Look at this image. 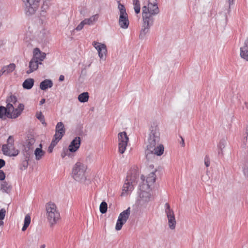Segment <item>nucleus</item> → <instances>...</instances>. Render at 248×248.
Segmentation results:
<instances>
[{
    "label": "nucleus",
    "instance_id": "bb28decb",
    "mask_svg": "<svg viewBox=\"0 0 248 248\" xmlns=\"http://www.w3.org/2000/svg\"><path fill=\"white\" fill-rule=\"evenodd\" d=\"M53 86V82L50 79H45L40 84V88L42 90H46L48 88H51Z\"/></svg>",
    "mask_w": 248,
    "mask_h": 248
},
{
    "label": "nucleus",
    "instance_id": "a19ab883",
    "mask_svg": "<svg viewBox=\"0 0 248 248\" xmlns=\"http://www.w3.org/2000/svg\"><path fill=\"white\" fill-rule=\"evenodd\" d=\"M226 144V141L224 139H222L220 140L218 145V147L219 148V149L222 151L223 148L225 147Z\"/></svg>",
    "mask_w": 248,
    "mask_h": 248
},
{
    "label": "nucleus",
    "instance_id": "cd10ccee",
    "mask_svg": "<svg viewBox=\"0 0 248 248\" xmlns=\"http://www.w3.org/2000/svg\"><path fill=\"white\" fill-rule=\"evenodd\" d=\"M42 145L39 144V148H37L34 151V155L35 156V159L37 160H39L42 157L45 155V152L42 149Z\"/></svg>",
    "mask_w": 248,
    "mask_h": 248
},
{
    "label": "nucleus",
    "instance_id": "b1692460",
    "mask_svg": "<svg viewBox=\"0 0 248 248\" xmlns=\"http://www.w3.org/2000/svg\"><path fill=\"white\" fill-rule=\"evenodd\" d=\"M41 64V62H38L37 60L32 58L29 62V69L27 71V73L29 74L36 70L38 67V64Z\"/></svg>",
    "mask_w": 248,
    "mask_h": 248
},
{
    "label": "nucleus",
    "instance_id": "79ce46f5",
    "mask_svg": "<svg viewBox=\"0 0 248 248\" xmlns=\"http://www.w3.org/2000/svg\"><path fill=\"white\" fill-rule=\"evenodd\" d=\"M6 211L4 209L2 208L0 210V220H3L5 216Z\"/></svg>",
    "mask_w": 248,
    "mask_h": 248
},
{
    "label": "nucleus",
    "instance_id": "de8ad7c7",
    "mask_svg": "<svg viewBox=\"0 0 248 248\" xmlns=\"http://www.w3.org/2000/svg\"><path fill=\"white\" fill-rule=\"evenodd\" d=\"M69 150H66V151H64L61 154V156L62 158H64L66 155H69Z\"/></svg>",
    "mask_w": 248,
    "mask_h": 248
},
{
    "label": "nucleus",
    "instance_id": "0eeeda50",
    "mask_svg": "<svg viewBox=\"0 0 248 248\" xmlns=\"http://www.w3.org/2000/svg\"><path fill=\"white\" fill-rule=\"evenodd\" d=\"M130 213V208L128 207L120 214L115 226L116 230L119 231L122 229L123 225L126 222L128 219Z\"/></svg>",
    "mask_w": 248,
    "mask_h": 248
},
{
    "label": "nucleus",
    "instance_id": "6e6552de",
    "mask_svg": "<svg viewBox=\"0 0 248 248\" xmlns=\"http://www.w3.org/2000/svg\"><path fill=\"white\" fill-rule=\"evenodd\" d=\"M165 206V213L168 219L169 228L171 230H174L175 228L176 224L174 212L170 208V204L168 203H166Z\"/></svg>",
    "mask_w": 248,
    "mask_h": 248
},
{
    "label": "nucleus",
    "instance_id": "72a5a7b5",
    "mask_svg": "<svg viewBox=\"0 0 248 248\" xmlns=\"http://www.w3.org/2000/svg\"><path fill=\"white\" fill-rule=\"evenodd\" d=\"M89 98V93L88 92H84L80 93L78 96V100L81 103L87 102Z\"/></svg>",
    "mask_w": 248,
    "mask_h": 248
},
{
    "label": "nucleus",
    "instance_id": "13d9d810",
    "mask_svg": "<svg viewBox=\"0 0 248 248\" xmlns=\"http://www.w3.org/2000/svg\"><path fill=\"white\" fill-rule=\"evenodd\" d=\"M146 157L147 158L148 157V154H147L146 155Z\"/></svg>",
    "mask_w": 248,
    "mask_h": 248
},
{
    "label": "nucleus",
    "instance_id": "7ed1b4c3",
    "mask_svg": "<svg viewBox=\"0 0 248 248\" xmlns=\"http://www.w3.org/2000/svg\"><path fill=\"white\" fill-rule=\"evenodd\" d=\"M160 140L159 129L155 124L152 125L150 128L147 144L150 148H153L155 145L159 143Z\"/></svg>",
    "mask_w": 248,
    "mask_h": 248
},
{
    "label": "nucleus",
    "instance_id": "603ef678",
    "mask_svg": "<svg viewBox=\"0 0 248 248\" xmlns=\"http://www.w3.org/2000/svg\"><path fill=\"white\" fill-rule=\"evenodd\" d=\"M46 100L44 98L42 99L39 103L40 105H42L45 103Z\"/></svg>",
    "mask_w": 248,
    "mask_h": 248
},
{
    "label": "nucleus",
    "instance_id": "4be33fe9",
    "mask_svg": "<svg viewBox=\"0 0 248 248\" xmlns=\"http://www.w3.org/2000/svg\"><path fill=\"white\" fill-rule=\"evenodd\" d=\"M33 59L37 60L38 62H41L45 59L46 54L45 52H41L39 48L36 47L33 49Z\"/></svg>",
    "mask_w": 248,
    "mask_h": 248
},
{
    "label": "nucleus",
    "instance_id": "7c9ffc66",
    "mask_svg": "<svg viewBox=\"0 0 248 248\" xmlns=\"http://www.w3.org/2000/svg\"><path fill=\"white\" fill-rule=\"evenodd\" d=\"M17 102V99L15 95H11L9 96L6 99L7 105L6 106L8 107V105L14 106V107H16V103Z\"/></svg>",
    "mask_w": 248,
    "mask_h": 248
},
{
    "label": "nucleus",
    "instance_id": "2eb2a0df",
    "mask_svg": "<svg viewBox=\"0 0 248 248\" xmlns=\"http://www.w3.org/2000/svg\"><path fill=\"white\" fill-rule=\"evenodd\" d=\"M140 203L141 204H143L144 203L149 202L151 198V194L150 193L151 189L150 188L149 189H146L143 188L142 189L141 186H140Z\"/></svg>",
    "mask_w": 248,
    "mask_h": 248
},
{
    "label": "nucleus",
    "instance_id": "f704fd0d",
    "mask_svg": "<svg viewBox=\"0 0 248 248\" xmlns=\"http://www.w3.org/2000/svg\"><path fill=\"white\" fill-rule=\"evenodd\" d=\"M31 223V217L29 215H26L24 218V225L22 228V231L26 230Z\"/></svg>",
    "mask_w": 248,
    "mask_h": 248
},
{
    "label": "nucleus",
    "instance_id": "ddd939ff",
    "mask_svg": "<svg viewBox=\"0 0 248 248\" xmlns=\"http://www.w3.org/2000/svg\"><path fill=\"white\" fill-rule=\"evenodd\" d=\"M146 8H144V11H142V17L143 19V24L146 25V26H153L154 22V16L156 15V12H154V14L152 13H149L147 12Z\"/></svg>",
    "mask_w": 248,
    "mask_h": 248
},
{
    "label": "nucleus",
    "instance_id": "6ab92c4d",
    "mask_svg": "<svg viewBox=\"0 0 248 248\" xmlns=\"http://www.w3.org/2000/svg\"><path fill=\"white\" fill-rule=\"evenodd\" d=\"M13 106V108L10 111V118H16L18 117L23 111L24 108V105L20 103L18 105L16 108Z\"/></svg>",
    "mask_w": 248,
    "mask_h": 248
},
{
    "label": "nucleus",
    "instance_id": "20e7f679",
    "mask_svg": "<svg viewBox=\"0 0 248 248\" xmlns=\"http://www.w3.org/2000/svg\"><path fill=\"white\" fill-rule=\"evenodd\" d=\"M118 9L119 10V25L121 28L126 29L129 25L128 16L124 5L121 4L119 1H118Z\"/></svg>",
    "mask_w": 248,
    "mask_h": 248
},
{
    "label": "nucleus",
    "instance_id": "f8f14e48",
    "mask_svg": "<svg viewBox=\"0 0 248 248\" xmlns=\"http://www.w3.org/2000/svg\"><path fill=\"white\" fill-rule=\"evenodd\" d=\"M135 176L128 175L126 177L125 182L123 186L122 195L124 196L129 191H131L134 188L133 184L135 181Z\"/></svg>",
    "mask_w": 248,
    "mask_h": 248
},
{
    "label": "nucleus",
    "instance_id": "1a4fd4ad",
    "mask_svg": "<svg viewBox=\"0 0 248 248\" xmlns=\"http://www.w3.org/2000/svg\"><path fill=\"white\" fill-rule=\"evenodd\" d=\"M119 152L121 154H123L125 151L128 137L125 132H120L118 135Z\"/></svg>",
    "mask_w": 248,
    "mask_h": 248
},
{
    "label": "nucleus",
    "instance_id": "f257e3e1",
    "mask_svg": "<svg viewBox=\"0 0 248 248\" xmlns=\"http://www.w3.org/2000/svg\"><path fill=\"white\" fill-rule=\"evenodd\" d=\"M46 217L50 226L52 227L60 220V213L54 202H49L46 204Z\"/></svg>",
    "mask_w": 248,
    "mask_h": 248
},
{
    "label": "nucleus",
    "instance_id": "5701e85b",
    "mask_svg": "<svg viewBox=\"0 0 248 248\" xmlns=\"http://www.w3.org/2000/svg\"><path fill=\"white\" fill-rule=\"evenodd\" d=\"M240 55L242 59L248 62V39L245 41L243 46L240 47Z\"/></svg>",
    "mask_w": 248,
    "mask_h": 248
},
{
    "label": "nucleus",
    "instance_id": "393cba45",
    "mask_svg": "<svg viewBox=\"0 0 248 248\" xmlns=\"http://www.w3.org/2000/svg\"><path fill=\"white\" fill-rule=\"evenodd\" d=\"M50 5V1L49 0H45L43 1V3L41 7L40 15L42 16L45 17L47 10Z\"/></svg>",
    "mask_w": 248,
    "mask_h": 248
},
{
    "label": "nucleus",
    "instance_id": "c03bdc74",
    "mask_svg": "<svg viewBox=\"0 0 248 248\" xmlns=\"http://www.w3.org/2000/svg\"><path fill=\"white\" fill-rule=\"evenodd\" d=\"M83 23V22L81 21L80 23L76 27V28L74 30H76L78 31L81 30L83 29L84 26L85 25Z\"/></svg>",
    "mask_w": 248,
    "mask_h": 248
},
{
    "label": "nucleus",
    "instance_id": "f3484780",
    "mask_svg": "<svg viewBox=\"0 0 248 248\" xmlns=\"http://www.w3.org/2000/svg\"><path fill=\"white\" fill-rule=\"evenodd\" d=\"M147 151H146V153H150L151 155H155L158 156L162 155L164 151L163 145L159 143L156 145H155L153 148H150L148 145H147Z\"/></svg>",
    "mask_w": 248,
    "mask_h": 248
},
{
    "label": "nucleus",
    "instance_id": "e433bc0d",
    "mask_svg": "<svg viewBox=\"0 0 248 248\" xmlns=\"http://www.w3.org/2000/svg\"><path fill=\"white\" fill-rule=\"evenodd\" d=\"M108 209V205L106 202H102L99 207L100 212L102 214H105L107 212Z\"/></svg>",
    "mask_w": 248,
    "mask_h": 248
},
{
    "label": "nucleus",
    "instance_id": "a211bd4d",
    "mask_svg": "<svg viewBox=\"0 0 248 248\" xmlns=\"http://www.w3.org/2000/svg\"><path fill=\"white\" fill-rule=\"evenodd\" d=\"M65 132L64 124L62 122H59L56 126L55 134L53 138L59 140L62 139Z\"/></svg>",
    "mask_w": 248,
    "mask_h": 248
},
{
    "label": "nucleus",
    "instance_id": "4468645a",
    "mask_svg": "<svg viewBox=\"0 0 248 248\" xmlns=\"http://www.w3.org/2000/svg\"><path fill=\"white\" fill-rule=\"evenodd\" d=\"M93 45L97 50L100 58L101 59L105 60L107 53L106 46L104 44L97 42H93Z\"/></svg>",
    "mask_w": 248,
    "mask_h": 248
},
{
    "label": "nucleus",
    "instance_id": "c756f323",
    "mask_svg": "<svg viewBox=\"0 0 248 248\" xmlns=\"http://www.w3.org/2000/svg\"><path fill=\"white\" fill-rule=\"evenodd\" d=\"M151 27V26H146V25L143 24L139 35L140 39H143L145 37L146 34H147L149 32Z\"/></svg>",
    "mask_w": 248,
    "mask_h": 248
},
{
    "label": "nucleus",
    "instance_id": "423d86ee",
    "mask_svg": "<svg viewBox=\"0 0 248 248\" xmlns=\"http://www.w3.org/2000/svg\"><path fill=\"white\" fill-rule=\"evenodd\" d=\"M25 3V11L27 15H34L37 10L40 0H22Z\"/></svg>",
    "mask_w": 248,
    "mask_h": 248
},
{
    "label": "nucleus",
    "instance_id": "473e14b6",
    "mask_svg": "<svg viewBox=\"0 0 248 248\" xmlns=\"http://www.w3.org/2000/svg\"><path fill=\"white\" fill-rule=\"evenodd\" d=\"M98 18V15H95L93 16H92L89 18H86L84 20H83L82 21L83 22V23L84 24V25H92L93 24V23L97 20Z\"/></svg>",
    "mask_w": 248,
    "mask_h": 248
},
{
    "label": "nucleus",
    "instance_id": "a878e982",
    "mask_svg": "<svg viewBox=\"0 0 248 248\" xmlns=\"http://www.w3.org/2000/svg\"><path fill=\"white\" fill-rule=\"evenodd\" d=\"M12 188V186L9 182L2 181L0 184V189L2 192L9 193Z\"/></svg>",
    "mask_w": 248,
    "mask_h": 248
},
{
    "label": "nucleus",
    "instance_id": "f03ea898",
    "mask_svg": "<svg viewBox=\"0 0 248 248\" xmlns=\"http://www.w3.org/2000/svg\"><path fill=\"white\" fill-rule=\"evenodd\" d=\"M86 166L80 162H77L73 167L71 176L76 181L82 182L86 180Z\"/></svg>",
    "mask_w": 248,
    "mask_h": 248
},
{
    "label": "nucleus",
    "instance_id": "49530a36",
    "mask_svg": "<svg viewBox=\"0 0 248 248\" xmlns=\"http://www.w3.org/2000/svg\"><path fill=\"white\" fill-rule=\"evenodd\" d=\"M245 135H246V136L244 138V141H243L244 142V144L245 145H246V144L245 142V141H247V140H248V127H247L246 129Z\"/></svg>",
    "mask_w": 248,
    "mask_h": 248
},
{
    "label": "nucleus",
    "instance_id": "ea45409f",
    "mask_svg": "<svg viewBox=\"0 0 248 248\" xmlns=\"http://www.w3.org/2000/svg\"><path fill=\"white\" fill-rule=\"evenodd\" d=\"M243 171L245 176L248 178V162L245 163L243 167Z\"/></svg>",
    "mask_w": 248,
    "mask_h": 248
},
{
    "label": "nucleus",
    "instance_id": "c9c22d12",
    "mask_svg": "<svg viewBox=\"0 0 248 248\" xmlns=\"http://www.w3.org/2000/svg\"><path fill=\"white\" fill-rule=\"evenodd\" d=\"M134 9L136 14H139L140 11V5L139 0H133Z\"/></svg>",
    "mask_w": 248,
    "mask_h": 248
},
{
    "label": "nucleus",
    "instance_id": "2f4dec72",
    "mask_svg": "<svg viewBox=\"0 0 248 248\" xmlns=\"http://www.w3.org/2000/svg\"><path fill=\"white\" fill-rule=\"evenodd\" d=\"M15 68L16 65L12 63L8 65L3 66L1 70L3 71L4 74H6L12 72Z\"/></svg>",
    "mask_w": 248,
    "mask_h": 248
},
{
    "label": "nucleus",
    "instance_id": "3c124183",
    "mask_svg": "<svg viewBox=\"0 0 248 248\" xmlns=\"http://www.w3.org/2000/svg\"><path fill=\"white\" fill-rule=\"evenodd\" d=\"M64 76H63V75H61V76H60V77H59V81H63V80H64Z\"/></svg>",
    "mask_w": 248,
    "mask_h": 248
},
{
    "label": "nucleus",
    "instance_id": "8fccbe9b",
    "mask_svg": "<svg viewBox=\"0 0 248 248\" xmlns=\"http://www.w3.org/2000/svg\"><path fill=\"white\" fill-rule=\"evenodd\" d=\"M180 138L181 139V141L180 142V144L182 145L183 147H184L185 145L184 140L181 136H180Z\"/></svg>",
    "mask_w": 248,
    "mask_h": 248
},
{
    "label": "nucleus",
    "instance_id": "09e8293b",
    "mask_svg": "<svg viewBox=\"0 0 248 248\" xmlns=\"http://www.w3.org/2000/svg\"><path fill=\"white\" fill-rule=\"evenodd\" d=\"M5 165V161L2 159H0V169L2 168Z\"/></svg>",
    "mask_w": 248,
    "mask_h": 248
},
{
    "label": "nucleus",
    "instance_id": "aec40b11",
    "mask_svg": "<svg viewBox=\"0 0 248 248\" xmlns=\"http://www.w3.org/2000/svg\"><path fill=\"white\" fill-rule=\"evenodd\" d=\"M81 144V139L79 137H76L70 143L68 147L69 152H75L79 148Z\"/></svg>",
    "mask_w": 248,
    "mask_h": 248
},
{
    "label": "nucleus",
    "instance_id": "864d4df0",
    "mask_svg": "<svg viewBox=\"0 0 248 248\" xmlns=\"http://www.w3.org/2000/svg\"><path fill=\"white\" fill-rule=\"evenodd\" d=\"M233 1H234V0H228L230 7L231 5L233 4Z\"/></svg>",
    "mask_w": 248,
    "mask_h": 248
},
{
    "label": "nucleus",
    "instance_id": "c85d7f7f",
    "mask_svg": "<svg viewBox=\"0 0 248 248\" xmlns=\"http://www.w3.org/2000/svg\"><path fill=\"white\" fill-rule=\"evenodd\" d=\"M34 80L33 78H29L26 79L22 84L24 89L30 90L32 88L34 85Z\"/></svg>",
    "mask_w": 248,
    "mask_h": 248
},
{
    "label": "nucleus",
    "instance_id": "dca6fc26",
    "mask_svg": "<svg viewBox=\"0 0 248 248\" xmlns=\"http://www.w3.org/2000/svg\"><path fill=\"white\" fill-rule=\"evenodd\" d=\"M144 8H146L147 12L149 13H152L154 14V12H156V15L158 14L159 12V10L156 2H152L151 0H149L146 4H145L142 8V11H144Z\"/></svg>",
    "mask_w": 248,
    "mask_h": 248
},
{
    "label": "nucleus",
    "instance_id": "39448f33",
    "mask_svg": "<svg viewBox=\"0 0 248 248\" xmlns=\"http://www.w3.org/2000/svg\"><path fill=\"white\" fill-rule=\"evenodd\" d=\"M1 150L4 155L9 156H16L18 154L19 151L15 149L14 140L12 136L7 139V144L2 145Z\"/></svg>",
    "mask_w": 248,
    "mask_h": 248
},
{
    "label": "nucleus",
    "instance_id": "412c9836",
    "mask_svg": "<svg viewBox=\"0 0 248 248\" xmlns=\"http://www.w3.org/2000/svg\"><path fill=\"white\" fill-rule=\"evenodd\" d=\"M8 107L0 106V118L5 119L6 117L10 118V111L13 109V106L8 105Z\"/></svg>",
    "mask_w": 248,
    "mask_h": 248
},
{
    "label": "nucleus",
    "instance_id": "6e6d98bb",
    "mask_svg": "<svg viewBox=\"0 0 248 248\" xmlns=\"http://www.w3.org/2000/svg\"><path fill=\"white\" fill-rule=\"evenodd\" d=\"M45 245H42V246H41L40 248H45Z\"/></svg>",
    "mask_w": 248,
    "mask_h": 248
},
{
    "label": "nucleus",
    "instance_id": "a18cd8bd",
    "mask_svg": "<svg viewBox=\"0 0 248 248\" xmlns=\"http://www.w3.org/2000/svg\"><path fill=\"white\" fill-rule=\"evenodd\" d=\"M5 178V174L3 170H0V180L3 181Z\"/></svg>",
    "mask_w": 248,
    "mask_h": 248
},
{
    "label": "nucleus",
    "instance_id": "4c0bfd02",
    "mask_svg": "<svg viewBox=\"0 0 248 248\" xmlns=\"http://www.w3.org/2000/svg\"><path fill=\"white\" fill-rule=\"evenodd\" d=\"M59 141V140L57 139H55L54 138L53 139L50 145H49V146L48 148L47 151L48 153H51L52 152L53 148L56 145V144L58 143Z\"/></svg>",
    "mask_w": 248,
    "mask_h": 248
},
{
    "label": "nucleus",
    "instance_id": "37998d69",
    "mask_svg": "<svg viewBox=\"0 0 248 248\" xmlns=\"http://www.w3.org/2000/svg\"><path fill=\"white\" fill-rule=\"evenodd\" d=\"M210 158L208 156L206 155L204 158V164L206 167H209L210 166Z\"/></svg>",
    "mask_w": 248,
    "mask_h": 248
},
{
    "label": "nucleus",
    "instance_id": "9d476101",
    "mask_svg": "<svg viewBox=\"0 0 248 248\" xmlns=\"http://www.w3.org/2000/svg\"><path fill=\"white\" fill-rule=\"evenodd\" d=\"M141 179L142 180V184L140 186H141L142 189L143 188L149 189L155 182L156 179V175L155 172H151L146 177L145 181V177L143 175L141 176Z\"/></svg>",
    "mask_w": 248,
    "mask_h": 248
},
{
    "label": "nucleus",
    "instance_id": "9b49d317",
    "mask_svg": "<svg viewBox=\"0 0 248 248\" xmlns=\"http://www.w3.org/2000/svg\"><path fill=\"white\" fill-rule=\"evenodd\" d=\"M35 143V140L33 137H28V139L24 146V156L26 159H29L30 155L32 154Z\"/></svg>",
    "mask_w": 248,
    "mask_h": 248
},
{
    "label": "nucleus",
    "instance_id": "58836bf2",
    "mask_svg": "<svg viewBox=\"0 0 248 248\" xmlns=\"http://www.w3.org/2000/svg\"><path fill=\"white\" fill-rule=\"evenodd\" d=\"M36 115L37 118L43 124L46 126V124L45 122V117L42 113L41 112H37Z\"/></svg>",
    "mask_w": 248,
    "mask_h": 248
},
{
    "label": "nucleus",
    "instance_id": "5fc2aeb1",
    "mask_svg": "<svg viewBox=\"0 0 248 248\" xmlns=\"http://www.w3.org/2000/svg\"><path fill=\"white\" fill-rule=\"evenodd\" d=\"M4 74L3 73V71H2L1 70H0V77L2 75Z\"/></svg>",
    "mask_w": 248,
    "mask_h": 248
},
{
    "label": "nucleus",
    "instance_id": "4d7b16f0",
    "mask_svg": "<svg viewBox=\"0 0 248 248\" xmlns=\"http://www.w3.org/2000/svg\"><path fill=\"white\" fill-rule=\"evenodd\" d=\"M1 26H2V23H1V22L0 21V28H1Z\"/></svg>",
    "mask_w": 248,
    "mask_h": 248
}]
</instances>
